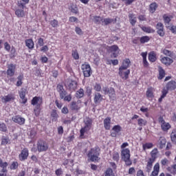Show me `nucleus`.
Instances as JSON below:
<instances>
[{
  "mask_svg": "<svg viewBox=\"0 0 176 176\" xmlns=\"http://www.w3.org/2000/svg\"><path fill=\"white\" fill-rule=\"evenodd\" d=\"M100 155H101V148L98 146L91 148L87 154L90 162L98 163L100 160Z\"/></svg>",
  "mask_w": 176,
  "mask_h": 176,
  "instance_id": "obj_1",
  "label": "nucleus"
},
{
  "mask_svg": "<svg viewBox=\"0 0 176 176\" xmlns=\"http://www.w3.org/2000/svg\"><path fill=\"white\" fill-rule=\"evenodd\" d=\"M176 89V81L170 80L168 82L166 85V88H164L162 91V95L160 98L158 99V102H162L163 101V98L166 97L167 94H168V91H173Z\"/></svg>",
  "mask_w": 176,
  "mask_h": 176,
  "instance_id": "obj_2",
  "label": "nucleus"
},
{
  "mask_svg": "<svg viewBox=\"0 0 176 176\" xmlns=\"http://www.w3.org/2000/svg\"><path fill=\"white\" fill-rule=\"evenodd\" d=\"M36 148L33 147L31 148L32 152H47L49 151V143L43 139H39L36 142Z\"/></svg>",
  "mask_w": 176,
  "mask_h": 176,
  "instance_id": "obj_3",
  "label": "nucleus"
},
{
  "mask_svg": "<svg viewBox=\"0 0 176 176\" xmlns=\"http://www.w3.org/2000/svg\"><path fill=\"white\" fill-rule=\"evenodd\" d=\"M157 153H159V151L157 148H155L151 152V157L148 159L146 166V173H151L152 171V168H153V163L156 162V159H157Z\"/></svg>",
  "mask_w": 176,
  "mask_h": 176,
  "instance_id": "obj_4",
  "label": "nucleus"
},
{
  "mask_svg": "<svg viewBox=\"0 0 176 176\" xmlns=\"http://www.w3.org/2000/svg\"><path fill=\"white\" fill-rule=\"evenodd\" d=\"M130 149L124 148L121 151V159L123 162H124L126 166L130 167L131 164H133V161L130 159Z\"/></svg>",
  "mask_w": 176,
  "mask_h": 176,
  "instance_id": "obj_5",
  "label": "nucleus"
},
{
  "mask_svg": "<svg viewBox=\"0 0 176 176\" xmlns=\"http://www.w3.org/2000/svg\"><path fill=\"white\" fill-rule=\"evenodd\" d=\"M85 126L81 128L80 130V136L83 137L86 131H90L91 126L93 124V120L91 118H87L86 121L84 122Z\"/></svg>",
  "mask_w": 176,
  "mask_h": 176,
  "instance_id": "obj_6",
  "label": "nucleus"
},
{
  "mask_svg": "<svg viewBox=\"0 0 176 176\" xmlns=\"http://www.w3.org/2000/svg\"><path fill=\"white\" fill-rule=\"evenodd\" d=\"M102 90L105 96L108 94L110 100H116V94L115 93V89L113 87H104Z\"/></svg>",
  "mask_w": 176,
  "mask_h": 176,
  "instance_id": "obj_7",
  "label": "nucleus"
},
{
  "mask_svg": "<svg viewBox=\"0 0 176 176\" xmlns=\"http://www.w3.org/2000/svg\"><path fill=\"white\" fill-rule=\"evenodd\" d=\"M81 69L82 71V74L85 76V78H90L91 76V67H90V65L87 63H85L81 65Z\"/></svg>",
  "mask_w": 176,
  "mask_h": 176,
  "instance_id": "obj_8",
  "label": "nucleus"
},
{
  "mask_svg": "<svg viewBox=\"0 0 176 176\" xmlns=\"http://www.w3.org/2000/svg\"><path fill=\"white\" fill-rule=\"evenodd\" d=\"M118 75L120 76L123 80H127L129 76L130 75V69H124L123 67H119Z\"/></svg>",
  "mask_w": 176,
  "mask_h": 176,
  "instance_id": "obj_9",
  "label": "nucleus"
},
{
  "mask_svg": "<svg viewBox=\"0 0 176 176\" xmlns=\"http://www.w3.org/2000/svg\"><path fill=\"white\" fill-rule=\"evenodd\" d=\"M18 8H19L15 10V14L16 15V17H25V12L24 11L25 6L23 3H18Z\"/></svg>",
  "mask_w": 176,
  "mask_h": 176,
  "instance_id": "obj_10",
  "label": "nucleus"
},
{
  "mask_svg": "<svg viewBox=\"0 0 176 176\" xmlns=\"http://www.w3.org/2000/svg\"><path fill=\"white\" fill-rule=\"evenodd\" d=\"M16 100V95L13 93H10L7 94L6 96L1 97V101L4 104H6L8 102H13Z\"/></svg>",
  "mask_w": 176,
  "mask_h": 176,
  "instance_id": "obj_11",
  "label": "nucleus"
},
{
  "mask_svg": "<svg viewBox=\"0 0 176 176\" xmlns=\"http://www.w3.org/2000/svg\"><path fill=\"white\" fill-rule=\"evenodd\" d=\"M109 53H112L111 55V58H116L119 56V46L113 45L109 47Z\"/></svg>",
  "mask_w": 176,
  "mask_h": 176,
  "instance_id": "obj_12",
  "label": "nucleus"
},
{
  "mask_svg": "<svg viewBox=\"0 0 176 176\" xmlns=\"http://www.w3.org/2000/svg\"><path fill=\"white\" fill-rule=\"evenodd\" d=\"M28 156H30V151L28 148H23L19 155V159L20 162H25V160L28 159Z\"/></svg>",
  "mask_w": 176,
  "mask_h": 176,
  "instance_id": "obj_13",
  "label": "nucleus"
},
{
  "mask_svg": "<svg viewBox=\"0 0 176 176\" xmlns=\"http://www.w3.org/2000/svg\"><path fill=\"white\" fill-rule=\"evenodd\" d=\"M122 128L120 125H114L111 129V132L110 133L111 137L116 138L118 135L120 134V132L122 131Z\"/></svg>",
  "mask_w": 176,
  "mask_h": 176,
  "instance_id": "obj_14",
  "label": "nucleus"
},
{
  "mask_svg": "<svg viewBox=\"0 0 176 176\" xmlns=\"http://www.w3.org/2000/svg\"><path fill=\"white\" fill-rule=\"evenodd\" d=\"M146 97L149 101H152L155 98V88L149 87L146 91Z\"/></svg>",
  "mask_w": 176,
  "mask_h": 176,
  "instance_id": "obj_15",
  "label": "nucleus"
},
{
  "mask_svg": "<svg viewBox=\"0 0 176 176\" xmlns=\"http://www.w3.org/2000/svg\"><path fill=\"white\" fill-rule=\"evenodd\" d=\"M104 100L102 95L100 92H95L94 95V102L96 105H100Z\"/></svg>",
  "mask_w": 176,
  "mask_h": 176,
  "instance_id": "obj_16",
  "label": "nucleus"
},
{
  "mask_svg": "<svg viewBox=\"0 0 176 176\" xmlns=\"http://www.w3.org/2000/svg\"><path fill=\"white\" fill-rule=\"evenodd\" d=\"M32 105H36V107H41L43 104V98L41 96H34L31 101Z\"/></svg>",
  "mask_w": 176,
  "mask_h": 176,
  "instance_id": "obj_17",
  "label": "nucleus"
},
{
  "mask_svg": "<svg viewBox=\"0 0 176 176\" xmlns=\"http://www.w3.org/2000/svg\"><path fill=\"white\" fill-rule=\"evenodd\" d=\"M156 30H157V34L160 36H164L165 32H164V25H163L162 23L158 22L156 25Z\"/></svg>",
  "mask_w": 176,
  "mask_h": 176,
  "instance_id": "obj_18",
  "label": "nucleus"
},
{
  "mask_svg": "<svg viewBox=\"0 0 176 176\" xmlns=\"http://www.w3.org/2000/svg\"><path fill=\"white\" fill-rule=\"evenodd\" d=\"M16 65L13 63H10L8 65L7 69V75L8 76H14V74L16 73Z\"/></svg>",
  "mask_w": 176,
  "mask_h": 176,
  "instance_id": "obj_19",
  "label": "nucleus"
},
{
  "mask_svg": "<svg viewBox=\"0 0 176 176\" xmlns=\"http://www.w3.org/2000/svg\"><path fill=\"white\" fill-rule=\"evenodd\" d=\"M12 120L14 121V123L19 124V126H23V124H25V119L19 115L13 116Z\"/></svg>",
  "mask_w": 176,
  "mask_h": 176,
  "instance_id": "obj_20",
  "label": "nucleus"
},
{
  "mask_svg": "<svg viewBox=\"0 0 176 176\" xmlns=\"http://www.w3.org/2000/svg\"><path fill=\"white\" fill-rule=\"evenodd\" d=\"M26 94H27V89L25 88H21V90L19 91V97L22 100V104H27V101H28V99L25 98Z\"/></svg>",
  "mask_w": 176,
  "mask_h": 176,
  "instance_id": "obj_21",
  "label": "nucleus"
},
{
  "mask_svg": "<svg viewBox=\"0 0 176 176\" xmlns=\"http://www.w3.org/2000/svg\"><path fill=\"white\" fill-rule=\"evenodd\" d=\"M56 90L59 93L60 98L63 100L65 96H67V91L64 89V87L62 85H58Z\"/></svg>",
  "mask_w": 176,
  "mask_h": 176,
  "instance_id": "obj_22",
  "label": "nucleus"
},
{
  "mask_svg": "<svg viewBox=\"0 0 176 176\" xmlns=\"http://www.w3.org/2000/svg\"><path fill=\"white\" fill-rule=\"evenodd\" d=\"M160 61L162 64H164V65H166V67H168L170 64H173L174 63V60L173 58H168L167 56H164L160 59Z\"/></svg>",
  "mask_w": 176,
  "mask_h": 176,
  "instance_id": "obj_23",
  "label": "nucleus"
},
{
  "mask_svg": "<svg viewBox=\"0 0 176 176\" xmlns=\"http://www.w3.org/2000/svg\"><path fill=\"white\" fill-rule=\"evenodd\" d=\"M160 171V164H159V162H157L153 166V170L152 171L151 176L159 175Z\"/></svg>",
  "mask_w": 176,
  "mask_h": 176,
  "instance_id": "obj_24",
  "label": "nucleus"
},
{
  "mask_svg": "<svg viewBox=\"0 0 176 176\" xmlns=\"http://www.w3.org/2000/svg\"><path fill=\"white\" fill-rule=\"evenodd\" d=\"M116 19L105 18L102 19V25H109V24H112V23L113 24H116Z\"/></svg>",
  "mask_w": 176,
  "mask_h": 176,
  "instance_id": "obj_25",
  "label": "nucleus"
},
{
  "mask_svg": "<svg viewBox=\"0 0 176 176\" xmlns=\"http://www.w3.org/2000/svg\"><path fill=\"white\" fill-rule=\"evenodd\" d=\"M103 124L106 130H111V117H107L106 118H104V120H103Z\"/></svg>",
  "mask_w": 176,
  "mask_h": 176,
  "instance_id": "obj_26",
  "label": "nucleus"
},
{
  "mask_svg": "<svg viewBox=\"0 0 176 176\" xmlns=\"http://www.w3.org/2000/svg\"><path fill=\"white\" fill-rule=\"evenodd\" d=\"M25 46L30 49V50H32L35 46V43H34V41L32 38H28L25 41Z\"/></svg>",
  "mask_w": 176,
  "mask_h": 176,
  "instance_id": "obj_27",
  "label": "nucleus"
},
{
  "mask_svg": "<svg viewBox=\"0 0 176 176\" xmlns=\"http://www.w3.org/2000/svg\"><path fill=\"white\" fill-rule=\"evenodd\" d=\"M67 87L71 91L76 90L78 82L75 80H72L71 82H67Z\"/></svg>",
  "mask_w": 176,
  "mask_h": 176,
  "instance_id": "obj_28",
  "label": "nucleus"
},
{
  "mask_svg": "<svg viewBox=\"0 0 176 176\" xmlns=\"http://www.w3.org/2000/svg\"><path fill=\"white\" fill-rule=\"evenodd\" d=\"M162 52L165 56H168V57H170V58H174V57H175V54L174 53V52L168 50L166 48L162 49Z\"/></svg>",
  "mask_w": 176,
  "mask_h": 176,
  "instance_id": "obj_29",
  "label": "nucleus"
},
{
  "mask_svg": "<svg viewBox=\"0 0 176 176\" xmlns=\"http://www.w3.org/2000/svg\"><path fill=\"white\" fill-rule=\"evenodd\" d=\"M158 144L160 145V149H163V148L166 147L167 140H166V138L161 136L158 140Z\"/></svg>",
  "mask_w": 176,
  "mask_h": 176,
  "instance_id": "obj_30",
  "label": "nucleus"
},
{
  "mask_svg": "<svg viewBox=\"0 0 176 176\" xmlns=\"http://www.w3.org/2000/svg\"><path fill=\"white\" fill-rule=\"evenodd\" d=\"M157 54L154 51H151L148 54V60L150 63H155L157 60Z\"/></svg>",
  "mask_w": 176,
  "mask_h": 176,
  "instance_id": "obj_31",
  "label": "nucleus"
},
{
  "mask_svg": "<svg viewBox=\"0 0 176 176\" xmlns=\"http://www.w3.org/2000/svg\"><path fill=\"white\" fill-rule=\"evenodd\" d=\"M130 64H131L130 59L125 58L122 60V64L120 67V68H124V69H128V68H129V67H130Z\"/></svg>",
  "mask_w": 176,
  "mask_h": 176,
  "instance_id": "obj_32",
  "label": "nucleus"
},
{
  "mask_svg": "<svg viewBox=\"0 0 176 176\" xmlns=\"http://www.w3.org/2000/svg\"><path fill=\"white\" fill-rule=\"evenodd\" d=\"M158 7H159V6L157 5V3H156V2L151 3L149 5V8H148L150 13L153 14V13H155V12H156V10L157 9Z\"/></svg>",
  "mask_w": 176,
  "mask_h": 176,
  "instance_id": "obj_33",
  "label": "nucleus"
},
{
  "mask_svg": "<svg viewBox=\"0 0 176 176\" xmlns=\"http://www.w3.org/2000/svg\"><path fill=\"white\" fill-rule=\"evenodd\" d=\"M69 10L74 14H79V8H78V6L76 4H71L69 7Z\"/></svg>",
  "mask_w": 176,
  "mask_h": 176,
  "instance_id": "obj_34",
  "label": "nucleus"
},
{
  "mask_svg": "<svg viewBox=\"0 0 176 176\" xmlns=\"http://www.w3.org/2000/svg\"><path fill=\"white\" fill-rule=\"evenodd\" d=\"M138 124L140 127L139 128V130H142V127L146 126L148 124V121L146 120H144V118H139L138 120Z\"/></svg>",
  "mask_w": 176,
  "mask_h": 176,
  "instance_id": "obj_35",
  "label": "nucleus"
},
{
  "mask_svg": "<svg viewBox=\"0 0 176 176\" xmlns=\"http://www.w3.org/2000/svg\"><path fill=\"white\" fill-rule=\"evenodd\" d=\"M141 30H142V31L144 32H146V34H153L155 32V30L152 28L151 26H142Z\"/></svg>",
  "mask_w": 176,
  "mask_h": 176,
  "instance_id": "obj_36",
  "label": "nucleus"
},
{
  "mask_svg": "<svg viewBox=\"0 0 176 176\" xmlns=\"http://www.w3.org/2000/svg\"><path fill=\"white\" fill-rule=\"evenodd\" d=\"M23 80H24V74H20L17 77V82L16 86L20 87L23 85Z\"/></svg>",
  "mask_w": 176,
  "mask_h": 176,
  "instance_id": "obj_37",
  "label": "nucleus"
},
{
  "mask_svg": "<svg viewBox=\"0 0 176 176\" xmlns=\"http://www.w3.org/2000/svg\"><path fill=\"white\" fill-rule=\"evenodd\" d=\"M173 15H167V14H164L163 15V20H164V24H170V22L171 21V19H173Z\"/></svg>",
  "mask_w": 176,
  "mask_h": 176,
  "instance_id": "obj_38",
  "label": "nucleus"
},
{
  "mask_svg": "<svg viewBox=\"0 0 176 176\" xmlns=\"http://www.w3.org/2000/svg\"><path fill=\"white\" fill-rule=\"evenodd\" d=\"M9 166V164L6 162H3V161H2V159L0 158V167L1 169V172L3 173L5 171H6V168L7 167Z\"/></svg>",
  "mask_w": 176,
  "mask_h": 176,
  "instance_id": "obj_39",
  "label": "nucleus"
},
{
  "mask_svg": "<svg viewBox=\"0 0 176 176\" xmlns=\"http://www.w3.org/2000/svg\"><path fill=\"white\" fill-rule=\"evenodd\" d=\"M51 118H52V122H57L58 119V114L57 113V110L52 109L51 111Z\"/></svg>",
  "mask_w": 176,
  "mask_h": 176,
  "instance_id": "obj_40",
  "label": "nucleus"
},
{
  "mask_svg": "<svg viewBox=\"0 0 176 176\" xmlns=\"http://www.w3.org/2000/svg\"><path fill=\"white\" fill-rule=\"evenodd\" d=\"M85 96V90L82 88H80L78 89L76 93V98H82Z\"/></svg>",
  "mask_w": 176,
  "mask_h": 176,
  "instance_id": "obj_41",
  "label": "nucleus"
},
{
  "mask_svg": "<svg viewBox=\"0 0 176 176\" xmlns=\"http://www.w3.org/2000/svg\"><path fill=\"white\" fill-rule=\"evenodd\" d=\"M158 71H159L158 79L162 80V79H163V78H164L166 76V71H164L163 69V67H159V70Z\"/></svg>",
  "mask_w": 176,
  "mask_h": 176,
  "instance_id": "obj_42",
  "label": "nucleus"
},
{
  "mask_svg": "<svg viewBox=\"0 0 176 176\" xmlns=\"http://www.w3.org/2000/svg\"><path fill=\"white\" fill-rule=\"evenodd\" d=\"M10 58L13 59L14 57L17 56V51H16V48L14 47H11L10 53L9 54Z\"/></svg>",
  "mask_w": 176,
  "mask_h": 176,
  "instance_id": "obj_43",
  "label": "nucleus"
},
{
  "mask_svg": "<svg viewBox=\"0 0 176 176\" xmlns=\"http://www.w3.org/2000/svg\"><path fill=\"white\" fill-rule=\"evenodd\" d=\"M161 127L163 131H168L170 130V129H171V125L168 122H164L161 125Z\"/></svg>",
  "mask_w": 176,
  "mask_h": 176,
  "instance_id": "obj_44",
  "label": "nucleus"
},
{
  "mask_svg": "<svg viewBox=\"0 0 176 176\" xmlns=\"http://www.w3.org/2000/svg\"><path fill=\"white\" fill-rule=\"evenodd\" d=\"M70 108L72 111H79V109H80V107H79L76 102H72L70 105Z\"/></svg>",
  "mask_w": 176,
  "mask_h": 176,
  "instance_id": "obj_45",
  "label": "nucleus"
},
{
  "mask_svg": "<svg viewBox=\"0 0 176 176\" xmlns=\"http://www.w3.org/2000/svg\"><path fill=\"white\" fill-rule=\"evenodd\" d=\"M8 144H10V139L8 137L3 136L1 138V145L6 146Z\"/></svg>",
  "mask_w": 176,
  "mask_h": 176,
  "instance_id": "obj_46",
  "label": "nucleus"
},
{
  "mask_svg": "<svg viewBox=\"0 0 176 176\" xmlns=\"http://www.w3.org/2000/svg\"><path fill=\"white\" fill-rule=\"evenodd\" d=\"M104 176H115L113 170H112L111 168H107L104 171Z\"/></svg>",
  "mask_w": 176,
  "mask_h": 176,
  "instance_id": "obj_47",
  "label": "nucleus"
},
{
  "mask_svg": "<svg viewBox=\"0 0 176 176\" xmlns=\"http://www.w3.org/2000/svg\"><path fill=\"white\" fill-rule=\"evenodd\" d=\"M151 41V38L148 36H143L140 38V43H146Z\"/></svg>",
  "mask_w": 176,
  "mask_h": 176,
  "instance_id": "obj_48",
  "label": "nucleus"
},
{
  "mask_svg": "<svg viewBox=\"0 0 176 176\" xmlns=\"http://www.w3.org/2000/svg\"><path fill=\"white\" fill-rule=\"evenodd\" d=\"M93 21L95 24H101V22L102 23V17L100 16H94Z\"/></svg>",
  "mask_w": 176,
  "mask_h": 176,
  "instance_id": "obj_49",
  "label": "nucleus"
},
{
  "mask_svg": "<svg viewBox=\"0 0 176 176\" xmlns=\"http://www.w3.org/2000/svg\"><path fill=\"white\" fill-rule=\"evenodd\" d=\"M168 170L173 174V175H176V164L171 166V167L168 168Z\"/></svg>",
  "mask_w": 176,
  "mask_h": 176,
  "instance_id": "obj_50",
  "label": "nucleus"
},
{
  "mask_svg": "<svg viewBox=\"0 0 176 176\" xmlns=\"http://www.w3.org/2000/svg\"><path fill=\"white\" fill-rule=\"evenodd\" d=\"M143 151L146 149H152L153 148V143H146L142 145Z\"/></svg>",
  "mask_w": 176,
  "mask_h": 176,
  "instance_id": "obj_51",
  "label": "nucleus"
},
{
  "mask_svg": "<svg viewBox=\"0 0 176 176\" xmlns=\"http://www.w3.org/2000/svg\"><path fill=\"white\" fill-rule=\"evenodd\" d=\"M72 56L74 60H79V53L78 52V50H72Z\"/></svg>",
  "mask_w": 176,
  "mask_h": 176,
  "instance_id": "obj_52",
  "label": "nucleus"
},
{
  "mask_svg": "<svg viewBox=\"0 0 176 176\" xmlns=\"http://www.w3.org/2000/svg\"><path fill=\"white\" fill-rule=\"evenodd\" d=\"M120 159V157L119 155V153H118L117 151H114L113 153V160H114V162H119V160Z\"/></svg>",
  "mask_w": 176,
  "mask_h": 176,
  "instance_id": "obj_53",
  "label": "nucleus"
},
{
  "mask_svg": "<svg viewBox=\"0 0 176 176\" xmlns=\"http://www.w3.org/2000/svg\"><path fill=\"white\" fill-rule=\"evenodd\" d=\"M10 170H17L19 168V162H12L11 165L10 166Z\"/></svg>",
  "mask_w": 176,
  "mask_h": 176,
  "instance_id": "obj_54",
  "label": "nucleus"
},
{
  "mask_svg": "<svg viewBox=\"0 0 176 176\" xmlns=\"http://www.w3.org/2000/svg\"><path fill=\"white\" fill-rule=\"evenodd\" d=\"M0 131H3V133H6V131H8V126H6V124L0 123Z\"/></svg>",
  "mask_w": 176,
  "mask_h": 176,
  "instance_id": "obj_55",
  "label": "nucleus"
},
{
  "mask_svg": "<svg viewBox=\"0 0 176 176\" xmlns=\"http://www.w3.org/2000/svg\"><path fill=\"white\" fill-rule=\"evenodd\" d=\"M34 113L35 116H36L38 118V116H39V115H41V107H35V108L34 109Z\"/></svg>",
  "mask_w": 176,
  "mask_h": 176,
  "instance_id": "obj_56",
  "label": "nucleus"
},
{
  "mask_svg": "<svg viewBox=\"0 0 176 176\" xmlns=\"http://www.w3.org/2000/svg\"><path fill=\"white\" fill-rule=\"evenodd\" d=\"M94 89L96 90L98 93H100L102 89L101 85L100 83H96L94 86Z\"/></svg>",
  "mask_w": 176,
  "mask_h": 176,
  "instance_id": "obj_57",
  "label": "nucleus"
},
{
  "mask_svg": "<svg viewBox=\"0 0 176 176\" xmlns=\"http://www.w3.org/2000/svg\"><path fill=\"white\" fill-rule=\"evenodd\" d=\"M50 25L52 27H53V28H56V27H58V21L54 19L50 21Z\"/></svg>",
  "mask_w": 176,
  "mask_h": 176,
  "instance_id": "obj_58",
  "label": "nucleus"
},
{
  "mask_svg": "<svg viewBox=\"0 0 176 176\" xmlns=\"http://www.w3.org/2000/svg\"><path fill=\"white\" fill-rule=\"evenodd\" d=\"M45 45V40H43V38H38L37 41V45L36 46H43Z\"/></svg>",
  "mask_w": 176,
  "mask_h": 176,
  "instance_id": "obj_59",
  "label": "nucleus"
},
{
  "mask_svg": "<svg viewBox=\"0 0 176 176\" xmlns=\"http://www.w3.org/2000/svg\"><path fill=\"white\" fill-rule=\"evenodd\" d=\"M171 141L173 144H176V133L172 132L170 134Z\"/></svg>",
  "mask_w": 176,
  "mask_h": 176,
  "instance_id": "obj_60",
  "label": "nucleus"
},
{
  "mask_svg": "<svg viewBox=\"0 0 176 176\" xmlns=\"http://www.w3.org/2000/svg\"><path fill=\"white\" fill-rule=\"evenodd\" d=\"M85 89H86V93L88 97H90V96H91L93 89L91 87H86Z\"/></svg>",
  "mask_w": 176,
  "mask_h": 176,
  "instance_id": "obj_61",
  "label": "nucleus"
},
{
  "mask_svg": "<svg viewBox=\"0 0 176 176\" xmlns=\"http://www.w3.org/2000/svg\"><path fill=\"white\" fill-rule=\"evenodd\" d=\"M161 164L162 167H164V166H167L168 164V160L167 158H164L161 160Z\"/></svg>",
  "mask_w": 176,
  "mask_h": 176,
  "instance_id": "obj_62",
  "label": "nucleus"
},
{
  "mask_svg": "<svg viewBox=\"0 0 176 176\" xmlns=\"http://www.w3.org/2000/svg\"><path fill=\"white\" fill-rule=\"evenodd\" d=\"M168 28L173 34H176V25H171L170 27L168 26Z\"/></svg>",
  "mask_w": 176,
  "mask_h": 176,
  "instance_id": "obj_63",
  "label": "nucleus"
},
{
  "mask_svg": "<svg viewBox=\"0 0 176 176\" xmlns=\"http://www.w3.org/2000/svg\"><path fill=\"white\" fill-rule=\"evenodd\" d=\"M69 23H78V19L76 16H70L69 18Z\"/></svg>",
  "mask_w": 176,
  "mask_h": 176,
  "instance_id": "obj_64",
  "label": "nucleus"
}]
</instances>
